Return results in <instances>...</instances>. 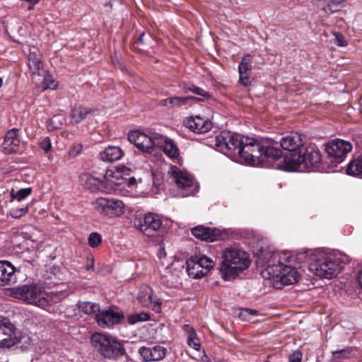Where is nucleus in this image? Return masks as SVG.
Instances as JSON below:
<instances>
[{"instance_id": "nucleus-52", "label": "nucleus", "mask_w": 362, "mask_h": 362, "mask_svg": "<svg viewBox=\"0 0 362 362\" xmlns=\"http://www.w3.org/2000/svg\"><path fill=\"white\" fill-rule=\"evenodd\" d=\"M59 122V116H57V115H54V117H52L50 119H49V124H48V127L49 125H52L54 128L55 129H57L59 128V127L58 126V124H57V122Z\"/></svg>"}, {"instance_id": "nucleus-35", "label": "nucleus", "mask_w": 362, "mask_h": 362, "mask_svg": "<svg viewBox=\"0 0 362 362\" xmlns=\"http://www.w3.org/2000/svg\"><path fill=\"white\" fill-rule=\"evenodd\" d=\"M346 173L351 175L362 174V156L352 160L348 165Z\"/></svg>"}, {"instance_id": "nucleus-9", "label": "nucleus", "mask_w": 362, "mask_h": 362, "mask_svg": "<svg viewBox=\"0 0 362 362\" xmlns=\"http://www.w3.org/2000/svg\"><path fill=\"white\" fill-rule=\"evenodd\" d=\"M186 272L189 276L193 279H201L206 276L211 269L214 263L211 259L206 256H194L188 259L186 263Z\"/></svg>"}, {"instance_id": "nucleus-44", "label": "nucleus", "mask_w": 362, "mask_h": 362, "mask_svg": "<svg viewBox=\"0 0 362 362\" xmlns=\"http://www.w3.org/2000/svg\"><path fill=\"white\" fill-rule=\"evenodd\" d=\"M32 192V188H23L17 191L18 202H20L26 199Z\"/></svg>"}, {"instance_id": "nucleus-18", "label": "nucleus", "mask_w": 362, "mask_h": 362, "mask_svg": "<svg viewBox=\"0 0 362 362\" xmlns=\"http://www.w3.org/2000/svg\"><path fill=\"white\" fill-rule=\"evenodd\" d=\"M183 123L187 129L197 134L206 133L212 127V123L209 119L199 115L187 117Z\"/></svg>"}, {"instance_id": "nucleus-13", "label": "nucleus", "mask_w": 362, "mask_h": 362, "mask_svg": "<svg viewBox=\"0 0 362 362\" xmlns=\"http://www.w3.org/2000/svg\"><path fill=\"white\" fill-rule=\"evenodd\" d=\"M352 149L350 142L342 139H334L326 146V151L332 161L340 163Z\"/></svg>"}, {"instance_id": "nucleus-33", "label": "nucleus", "mask_w": 362, "mask_h": 362, "mask_svg": "<svg viewBox=\"0 0 362 362\" xmlns=\"http://www.w3.org/2000/svg\"><path fill=\"white\" fill-rule=\"evenodd\" d=\"M78 309L85 314L96 315L100 311V306L95 303L82 302L78 304Z\"/></svg>"}, {"instance_id": "nucleus-26", "label": "nucleus", "mask_w": 362, "mask_h": 362, "mask_svg": "<svg viewBox=\"0 0 362 362\" xmlns=\"http://www.w3.org/2000/svg\"><path fill=\"white\" fill-rule=\"evenodd\" d=\"M16 268L8 262L0 261V285L6 286L16 282Z\"/></svg>"}, {"instance_id": "nucleus-6", "label": "nucleus", "mask_w": 362, "mask_h": 362, "mask_svg": "<svg viewBox=\"0 0 362 362\" xmlns=\"http://www.w3.org/2000/svg\"><path fill=\"white\" fill-rule=\"evenodd\" d=\"M90 341L94 349L105 358L116 359L125 354L122 345L112 336L95 332Z\"/></svg>"}, {"instance_id": "nucleus-1", "label": "nucleus", "mask_w": 362, "mask_h": 362, "mask_svg": "<svg viewBox=\"0 0 362 362\" xmlns=\"http://www.w3.org/2000/svg\"><path fill=\"white\" fill-rule=\"evenodd\" d=\"M315 259L310 264V269L322 279L336 277L350 262L349 257L339 252L319 250L313 255Z\"/></svg>"}, {"instance_id": "nucleus-8", "label": "nucleus", "mask_w": 362, "mask_h": 362, "mask_svg": "<svg viewBox=\"0 0 362 362\" xmlns=\"http://www.w3.org/2000/svg\"><path fill=\"white\" fill-rule=\"evenodd\" d=\"M172 176L182 197L194 195L198 192L199 185L194 177L187 171L177 168L172 169Z\"/></svg>"}, {"instance_id": "nucleus-4", "label": "nucleus", "mask_w": 362, "mask_h": 362, "mask_svg": "<svg viewBox=\"0 0 362 362\" xmlns=\"http://www.w3.org/2000/svg\"><path fill=\"white\" fill-rule=\"evenodd\" d=\"M13 293L16 298L42 308L59 300V297L57 293L45 292L44 288L37 284L23 285L16 288Z\"/></svg>"}, {"instance_id": "nucleus-21", "label": "nucleus", "mask_w": 362, "mask_h": 362, "mask_svg": "<svg viewBox=\"0 0 362 362\" xmlns=\"http://www.w3.org/2000/svg\"><path fill=\"white\" fill-rule=\"evenodd\" d=\"M19 130L13 128L7 132L3 143V150L5 153H17L20 147Z\"/></svg>"}, {"instance_id": "nucleus-20", "label": "nucleus", "mask_w": 362, "mask_h": 362, "mask_svg": "<svg viewBox=\"0 0 362 362\" xmlns=\"http://www.w3.org/2000/svg\"><path fill=\"white\" fill-rule=\"evenodd\" d=\"M137 298L143 307L152 306V309L156 312L160 311V303L159 299L153 296V291L148 286L144 285L140 288Z\"/></svg>"}, {"instance_id": "nucleus-40", "label": "nucleus", "mask_w": 362, "mask_h": 362, "mask_svg": "<svg viewBox=\"0 0 362 362\" xmlns=\"http://www.w3.org/2000/svg\"><path fill=\"white\" fill-rule=\"evenodd\" d=\"M258 314L257 310L243 308L240 310V317L244 320H249L250 316H257Z\"/></svg>"}, {"instance_id": "nucleus-50", "label": "nucleus", "mask_w": 362, "mask_h": 362, "mask_svg": "<svg viewBox=\"0 0 362 362\" xmlns=\"http://www.w3.org/2000/svg\"><path fill=\"white\" fill-rule=\"evenodd\" d=\"M86 269L87 271H93L94 270V259L93 257H90L87 258V263L86 265Z\"/></svg>"}, {"instance_id": "nucleus-3", "label": "nucleus", "mask_w": 362, "mask_h": 362, "mask_svg": "<svg viewBox=\"0 0 362 362\" xmlns=\"http://www.w3.org/2000/svg\"><path fill=\"white\" fill-rule=\"evenodd\" d=\"M131 170L125 166L118 167L115 171L107 172L105 181L95 178L89 173H83L80 176L81 182H84L86 188L95 191L104 188L107 193H112L117 189V187L123 184L124 175H129Z\"/></svg>"}, {"instance_id": "nucleus-43", "label": "nucleus", "mask_w": 362, "mask_h": 362, "mask_svg": "<svg viewBox=\"0 0 362 362\" xmlns=\"http://www.w3.org/2000/svg\"><path fill=\"white\" fill-rule=\"evenodd\" d=\"M351 354L349 349H340L332 351V355L334 358H347Z\"/></svg>"}, {"instance_id": "nucleus-12", "label": "nucleus", "mask_w": 362, "mask_h": 362, "mask_svg": "<svg viewBox=\"0 0 362 362\" xmlns=\"http://www.w3.org/2000/svg\"><path fill=\"white\" fill-rule=\"evenodd\" d=\"M158 134L153 133L150 136L139 131H132L129 133V141L144 153H152L156 149V139Z\"/></svg>"}, {"instance_id": "nucleus-36", "label": "nucleus", "mask_w": 362, "mask_h": 362, "mask_svg": "<svg viewBox=\"0 0 362 362\" xmlns=\"http://www.w3.org/2000/svg\"><path fill=\"white\" fill-rule=\"evenodd\" d=\"M149 319L150 315L146 312H140L138 313L132 314L127 317V321L130 325H134L141 322H146Z\"/></svg>"}, {"instance_id": "nucleus-32", "label": "nucleus", "mask_w": 362, "mask_h": 362, "mask_svg": "<svg viewBox=\"0 0 362 362\" xmlns=\"http://www.w3.org/2000/svg\"><path fill=\"white\" fill-rule=\"evenodd\" d=\"M190 97H172L163 100V105L168 108L180 107L187 103V100L192 99Z\"/></svg>"}, {"instance_id": "nucleus-57", "label": "nucleus", "mask_w": 362, "mask_h": 362, "mask_svg": "<svg viewBox=\"0 0 362 362\" xmlns=\"http://www.w3.org/2000/svg\"><path fill=\"white\" fill-rule=\"evenodd\" d=\"M77 153H78V152H77L76 153H74V150H70V151H69V155H70L71 156H75Z\"/></svg>"}, {"instance_id": "nucleus-23", "label": "nucleus", "mask_w": 362, "mask_h": 362, "mask_svg": "<svg viewBox=\"0 0 362 362\" xmlns=\"http://www.w3.org/2000/svg\"><path fill=\"white\" fill-rule=\"evenodd\" d=\"M139 352L145 361H158L165 356L167 350L161 346H142Z\"/></svg>"}, {"instance_id": "nucleus-17", "label": "nucleus", "mask_w": 362, "mask_h": 362, "mask_svg": "<svg viewBox=\"0 0 362 362\" xmlns=\"http://www.w3.org/2000/svg\"><path fill=\"white\" fill-rule=\"evenodd\" d=\"M134 226L143 232L152 230L153 231L160 228L162 221L156 214L148 213L137 216L134 221Z\"/></svg>"}, {"instance_id": "nucleus-59", "label": "nucleus", "mask_w": 362, "mask_h": 362, "mask_svg": "<svg viewBox=\"0 0 362 362\" xmlns=\"http://www.w3.org/2000/svg\"><path fill=\"white\" fill-rule=\"evenodd\" d=\"M28 238L34 241V239L33 238V236H32V235H30V237H28Z\"/></svg>"}, {"instance_id": "nucleus-60", "label": "nucleus", "mask_w": 362, "mask_h": 362, "mask_svg": "<svg viewBox=\"0 0 362 362\" xmlns=\"http://www.w3.org/2000/svg\"><path fill=\"white\" fill-rule=\"evenodd\" d=\"M361 105H362V97H361Z\"/></svg>"}, {"instance_id": "nucleus-48", "label": "nucleus", "mask_w": 362, "mask_h": 362, "mask_svg": "<svg viewBox=\"0 0 362 362\" xmlns=\"http://www.w3.org/2000/svg\"><path fill=\"white\" fill-rule=\"evenodd\" d=\"M40 146L41 148H42L45 152H48L51 148V141L49 137L45 138L40 143Z\"/></svg>"}, {"instance_id": "nucleus-25", "label": "nucleus", "mask_w": 362, "mask_h": 362, "mask_svg": "<svg viewBox=\"0 0 362 362\" xmlns=\"http://www.w3.org/2000/svg\"><path fill=\"white\" fill-rule=\"evenodd\" d=\"M156 148H162L163 152L170 158H177L179 155V148L173 140L158 134L156 139Z\"/></svg>"}, {"instance_id": "nucleus-45", "label": "nucleus", "mask_w": 362, "mask_h": 362, "mask_svg": "<svg viewBox=\"0 0 362 362\" xmlns=\"http://www.w3.org/2000/svg\"><path fill=\"white\" fill-rule=\"evenodd\" d=\"M187 343L189 346L192 347L195 350H199L200 349L201 346L199 339L197 337V334L187 337Z\"/></svg>"}, {"instance_id": "nucleus-56", "label": "nucleus", "mask_w": 362, "mask_h": 362, "mask_svg": "<svg viewBox=\"0 0 362 362\" xmlns=\"http://www.w3.org/2000/svg\"><path fill=\"white\" fill-rule=\"evenodd\" d=\"M129 185H132L136 182V179L134 177H130L129 179Z\"/></svg>"}, {"instance_id": "nucleus-16", "label": "nucleus", "mask_w": 362, "mask_h": 362, "mask_svg": "<svg viewBox=\"0 0 362 362\" xmlns=\"http://www.w3.org/2000/svg\"><path fill=\"white\" fill-rule=\"evenodd\" d=\"M301 148L286 153L283 160L278 163V169L286 171L303 170Z\"/></svg>"}, {"instance_id": "nucleus-5", "label": "nucleus", "mask_w": 362, "mask_h": 362, "mask_svg": "<svg viewBox=\"0 0 362 362\" xmlns=\"http://www.w3.org/2000/svg\"><path fill=\"white\" fill-rule=\"evenodd\" d=\"M262 275L264 278L273 279L274 286L277 288L296 283L300 276L296 268L284 265L281 262L269 264L262 272Z\"/></svg>"}, {"instance_id": "nucleus-14", "label": "nucleus", "mask_w": 362, "mask_h": 362, "mask_svg": "<svg viewBox=\"0 0 362 362\" xmlns=\"http://www.w3.org/2000/svg\"><path fill=\"white\" fill-rule=\"evenodd\" d=\"M18 341L14 325L8 318L0 317V347L10 348Z\"/></svg>"}, {"instance_id": "nucleus-41", "label": "nucleus", "mask_w": 362, "mask_h": 362, "mask_svg": "<svg viewBox=\"0 0 362 362\" xmlns=\"http://www.w3.org/2000/svg\"><path fill=\"white\" fill-rule=\"evenodd\" d=\"M44 89L54 90L57 86V82L50 75H45L43 81Z\"/></svg>"}, {"instance_id": "nucleus-11", "label": "nucleus", "mask_w": 362, "mask_h": 362, "mask_svg": "<svg viewBox=\"0 0 362 362\" xmlns=\"http://www.w3.org/2000/svg\"><path fill=\"white\" fill-rule=\"evenodd\" d=\"M94 206L98 212L108 217L119 216L125 211L124 203L115 199L98 198Z\"/></svg>"}, {"instance_id": "nucleus-27", "label": "nucleus", "mask_w": 362, "mask_h": 362, "mask_svg": "<svg viewBox=\"0 0 362 362\" xmlns=\"http://www.w3.org/2000/svg\"><path fill=\"white\" fill-rule=\"evenodd\" d=\"M28 65L33 74L40 75V71L43 69V62L40 51L35 47L29 49L28 54Z\"/></svg>"}, {"instance_id": "nucleus-24", "label": "nucleus", "mask_w": 362, "mask_h": 362, "mask_svg": "<svg viewBox=\"0 0 362 362\" xmlns=\"http://www.w3.org/2000/svg\"><path fill=\"white\" fill-rule=\"evenodd\" d=\"M192 234L201 240L214 242L220 236V231L215 228H209L203 226H197L192 229Z\"/></svg>"}, {"instance_id": "nucleus-58", "label": "nucleus", "mask_w": 362, "mask_h": 362, "mask_svg": "<svg viewBox=\"0 0 362 362\" xmlns=\"http://www.w3.org/2000/svg\"><path fill=\"white\" fill-rule=\"evenodd\" d=\"M2 83H3L2 79H1V78H0V88H1V86H2Z\"/></svg>"}, {"instance_id": "nucleus-30", "label": "nucleus", "mask_w": 362, "mask_h": 362, "mask_svg": "<svg viewBox=\"0 0 362 362\" xmlns=\"http://www.w3.org/2000/svg\"><path fill=\"white\" fill-rule=\"evenodd\" d=\"M95 112V110L88 107L82 106L75 107L72 109L70 114L71 122L78 123L86 118L88 115H92Z\"/></svg>"}, {"instance_id": "nucleus-42", "label": "nucleus", "mask_w": 362, "mask_h": 362, "mask_svg": "<svg viewBox=\"0 0 362 362\" xmlns=\"http://www.w3.org/2000/svg\"><path fill=\"white\" fill-rule=\"evenodd\" d=\"M102 242L101 236L98 233H92L88 237V245L91 247H98Z\"/></svg>"}, {"instance_id": "nucleus-31", "label": "nucleus", "mask_w": 362, "mask_h": 362, "mask_svg": "<svg viewBox=\"0 0 362 362\" xmlns=\"http://www.w3.org/2000/svg\"><path fill=\"white\" fill-rule=\"evenodd\" d=\"M277 257L278 255L276 252L265 249L257 254V262L267 268L269 264H275L274 261Z\"/></svg>"}, {"instance_id": "nucleus-22", "label": "nucleus", "mask_w": 362, "mask_h": 362, "mask_svg": "<svg viewBox=\"0 0 362 362\" xmlns=\"http://www.w3.org/2000/svg\"><path fill=\"white\" fill-rule=\"evenodd\" d=\"M302 158L304 160L303 168H310L316 166L321 160V154L320 151L314 146L303 147Z\"/></svg>"}, {"instance_id": "nucleus-53", "label": "nucleus", "mask_w": 362, "mask_h": 362, "mask_svg": "<svg viewBox=\"0 0 362 362\" xmlns=\"http://www.w3.org/2000/svg\"><path fill=\"white\" fill-rule=\"evenodd\" d=\"M10 196L11 198V201L16 200L18 202L17 191L14 190L13 189H11L10 192Z\"/></svg>"}, {"instance_id": "nucleus-39", "label": "nucleus", "mask_w": 362, "mask_h": 362, "mask_svg": "<svg viewBox=\"0 0 362 362\" xmlns=\"http://www.w3.org/2000/svg\"><path fill=\"white\" fill-rule=\"evenodd\" d=\"M28 205L21 208L13 207L10 209L9 215L14 218H20L28 212Z\"/></svg>"}, {"instance_id": "nucleus-47", "label": "nucleus", "mask_w": 362, "mask_h": 362, "mask_svg": "<svg viewBox=\"0 0 362 362\" xmlns=\"http://www.w3.org/2000/svg\"><path fill=\"white\" fill-rule=\"evenodd\" d=\"M303 354L300 351H295L289 356V362H300Z\"/></svg>"}, {"instance_id": "nucleus-49", "label": "nucleus", "mask_w": 362, "mask_h": 362, "mask_svg": "<svg viewBox=\"0 0 362 362\" xmlns=\"http://www.w3.org/2000/svg\"><path fill=\"white\" fill-rule=\"evenodd\" d=\"M250 76V74L239 75V83L244 86H247L249 83Z\"/></svg>"}, {"instance_id": "nucleus-29", "label": "nucleus", "mask_w": 362, "mask_h": 362, "mask_svg": "<svg viewBox=\"0 0 362 362\" xmlns=\"http://www.w3.org/2000/svg\"><path fill=\"white\" fill-rule=\"evenodd\" d=\"M124 155L122 150L116 146H110L100 153V158L107 163L119 160Z\"/></svg>"}, {"instance_id": "nucleus-28", "label": "nucleus", "mask_w": 362, "mask_h": 362, "mask_svg": "<svg viewBox=\"0 0 362 362\" xmlns=\"http://www.w3.org/2000/svg\"><path fill=\"white\" fill-rule=\"evenodd\" d=\"M281 146L285 149L291 152L293 151H297L303 147V143L301 136L295 132L291 133L290 134L284 136L280 141Z\"/></svg>"}, {"instance_id": "nucleus-2", "label": "nucleus", "mask_w": 362, "mask_h": 362, "mask_svg": "<svg viewBox=\"0 0 362 362\" xmlns=\"http://www.w3.org/2000/svg\"><path fill=\"white\" fill-rule=\"evenodd\" d=\"M222 258L219 271L225 281L235 279L250 264L249 255L245 251L235 247H228L223 250Z\"/></svg>"}, {"instance_id": "nucleus-38", "label": "nucleus", "mask_w": 362, "mask_h": 362, "mask_svg": "<svg viewBox=\"0 0 362 362\" xmlns=\"http://www.w3.org/2000/svg\"><path fill=\"white\" fill-rule=\"evenodd\" d=\"M185 90L190 91L196 95L202 96L205 98H209V93L202 88H199L194 84H188L185 86Z\"/></svg>"}, {"instance_id": "nucleus-10", "label": "nucleus", "mask_w": 362, "mask_h": 362, "mask_svg": "<svg viewBox=\"0 0 362 362\" xmlns=\"http://www.w3.org/2000/svg\"><path fill=\"white\" fill-rule=\"evenodd\" d=\"M242 137L240 135L231 134L230 132H221L216 137L215 148L229 156H233L236 151L239 153Z\"/></svg>"}, {"instance_id": "nucleus-51", "label": "nucleus", "mask_w": 362, "mask_h": 362, "mask_svg": "<svg viewBox=\"0 0 362 362\" xmlns=\"http://www.w3.org/2000/svg\"><path fill=\"white\" fill-rule=\"evenodd\" d=\"M183 329L187 333L188 336L190 337L192 335L196 334L194 329L189 325H185L183 326Z\"/></svg>"}, {"instance_id": "nucleus-7", "label": "nucleus", "mask_w": 362, "mask_h": 362, "mask_svg": "<svg viewBox=\"0 0 362 362\" xmlns=\"http://www.w3.org/2000/svg\"><path fill=\"white\" fill-rule=\"evenodd\" d=\"M262 143L250 137H242V144L238 155L247 164L258 166L259 157L262 155Z\"/></svg>"}, {"instance_id": "nucleus-34", "label": "nucleus", "mask_w": 362, "mask_h": 362, "mask_svg": "<svg viewBox=\"0 0 362 362\" xmlns=\"http://www.w3.org/2000/svg\"><path fill=\"white\" fill-rule=\"evenodd\" d=\"M346 0H327L326 4L322 8L327 14L334 13L339 11L342 4Z\"/></svg>"}, {"instance_id": "nucleus-54", "label": "nucleus", "mask_w": 362, "mask_h": 362, "mask_svg": "<svg viewBox=\"0 0 362 362\" xmlns=\"http://www.w3.org/2000/svg\"><path fill=\"white\" fill-rule=\"evenodd\" d=\"M145 35V33H142L139 37V39L136 42V44L139 43V44H144V37Z\"/></svg>"}, {"instance_id": "nucleus-55", "label": "nucleus", "mask_w": 362, "mask_h": 362, "mask_svg": "<svg viewBox=\"0 0 362 362\" xmlns=\"http://www.w3.org/2000/svg\"><path fill=\"white\" fill-rule=\"evenodd\" d=\"M358 283L362 288V270L359 272V274L358 275Z\"/></svg>"}, {"instance_id": "nucleus-15", "label": "nucleus", "mask_w": 362, "mask_h": 362, "mask_svg": "<svg viewBox=\"0 0 362 362\" xmlns=\"http://www.w3.org/2000/svg\"><path fill=\"white\" fill-rule=\"evenodd\" d=\"M259 157V164L258 166L262 168H274L278 169V163L282 158V151L277 147L262 144V151H261Z\"/></svg>"}, {"instance_id": "nucleus-46", "label": "nucleus", "mask_w": 362, "mask_h": 362, "mask_svg": "<svg viewBox=\"0 0 362 362\" xmlns=\"http://www.w3.org/2000/svg\"><path fill=\"white\" fill-rule=\"evenodd\" d=\"M334 42L339 46V47H345L347 45V42L346 41V40L344 39V36L339 33H334Z\"/></svg>"}, {"instance_id": "nucleus-19", "label": "nucleus", "mask_w": 362, "mask_h": 362, "mask_svg": "<svg viewBox=\"0 0 362 362\" xmlns=\"http://www.w3.org/2000/svg\"><path fill=\"white\" fill-rule=\"evenodd\" d=\"M124 318L122 313H116L111 309L99 311L96 315V321L101 327H111L120 323Z\"/></svg>"}, {"instance_id": "nucleus-37", "label": "nucleus", "mask_w": 362, "mask_h": 362, "mask_svg": "<svg viewBox=\"0 0 362 362\" xmlns=\"http://www.w3.org/2000/svg\"><path fill=\"white\" fill-rule=\"evenodd\" d=\"M252 71L250 55L245 56L238 66L239 75L250 74Z\"/></svg>"}]
</instances>
